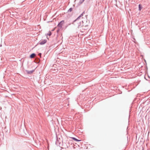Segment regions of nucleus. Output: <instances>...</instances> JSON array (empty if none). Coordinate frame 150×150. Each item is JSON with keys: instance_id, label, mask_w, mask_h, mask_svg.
I'll use <instances>...</instances> for the list:
<instances>
[{"instance_id": "f257e3e1", "label": "nucleus", "mask_w": 150, "mask_h": 150, "mask_svg": "<svg viewBox=\"0 0 150 150\" xmlns=\"http://www.w3.org/2000/svg\"><path fill=\"white\" fill-rule=\"evenodd\" d=\"M74 24L77 28H80L83 26V22L82 20L77 18L74 21Z\"/></svg>"}, {"instance_id": "f03ea898", "label": "nucleus", "mask_w": 150, "mask_h": 150, "mask_svg": "<svg viewBox=\"0 0 150 150\" xmlns=\"http://www.w3.org/2000/svg\"><path fill=\"white\" fill-rule=\"evenodd\" d=\"M64 23V21H61L58 24V26L60 28H61Z\"/></svg>"}, {"instance_id": "7ed1b4c3", "label": "nucleus", "mask_w": 150, "mask_h": 150, "mask_svg": "<svg viewBox=\"0 0 150 150\" xmlns=\"http://www.w3.org/2000/svg\"><path fill=\"white\" fill-rule=\"evenodd\" d=\"M47 41L46 40H40V44L41 45H44L47 42Z\"/></svg>"}, {"instance_id": "20e7f679", "label": "nucleus", "mask_w": 150, "mask_h": 150, "mask_svg": "<svg viewBox=\"0 0 150 150\" xmlns=\"http://www.w3.org/2000/svg\"><path fill=\"white\" fill-rule=\"evenodd\" d=\"M35 54L34 53H33L30 55V57L31 58H34L35 57Z\"/></svg>"}, {"instance_id": "39448f33", "label": "nucleus", "mask_w": 150, "mask_h": 150, "mask_svg": "<svg viewBox=\"0 0 150 150\" xmlns=\"http://www.w3.org/2000/svg\"><path fill=\"white\" fill-rule=\"evenodd\" d=\"M71 138L76 141L79 142L81 141V140H78L74 137H71Z\"/></svg>"}, {"instance_id": "423d86ee", "label": "nucleus", "mask_w": 150, "mask_h": 150, "mask_svg": "<svg viewBox=\"0 0 150 150\" xmlns=\"http://www.w3.org/2000/svg\"><path fill=\"white\" fill-rule=\"evenodd\" d=\"M139 10L140 11L142 8L141 7V5L140 4L139 5Z\"/></svg>"}, {"instance_id": "0eeeda50", "label": "nucleus", "mask_w": 150, "mask_h": 150, "mask_svg": "<svg viewBox=\"0 0 150 150\" xmlns=\"http://www.w3.org/2000/svg\"><path fill=\"white\" fill-rule=\"evenodd\" d=\"M72 10V9L71 8H70L68 11V12H71Z\"/></svg>"}, {"instance_id": "6e6552de", "label": "nucleus", "mask_w": 150, "mask_h": 150, "mask_svg": "<svg viewBox=\"0 0 150 150\" xmlns=\"http://www.w3.org/2000/svg\"><path fill=\"white\" fill-rule=\"evenodd\" d=\"M52 33L51 32H49V33L47 35H48L49 36H50L51 35Z\"/></svg>"}, {"instance_id": "1a4fd4ad", "label": "nucleus", "mask_w": 150, "mask_h": 150, "mask_svg": "<svg viewBox=\"0 0 150 150\" xmlns=\"http://www.w3.org/2000/svg\"><path fill=\"white\" fill-rule=\"evenodd\" d=\"M38 55L40 57H41V53H40L38 54Z\"/></svg>"}, {"instance_id": "9d476101", "label": "nucleus", "mask_w": 150, "mask_h": 150, "mask_svg": "<svg viewBox=\"0 0 150 150\" xmlns=\"http://www.w3.org/2000/svg\"><path fill=\"white\" fill-rule=\"evenodd\" d=\"M59 31V30H57V33H58Z\"/></svg>"}]
</instances>
